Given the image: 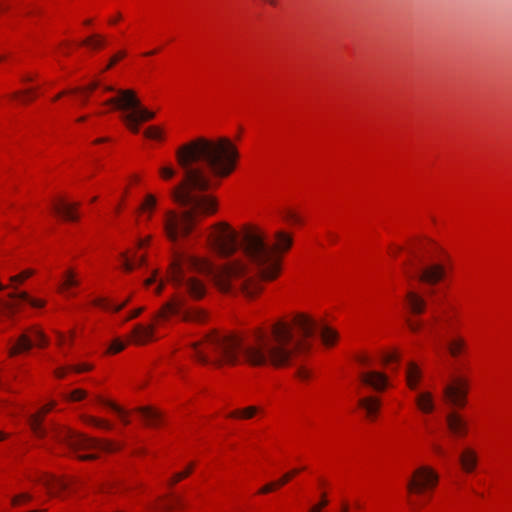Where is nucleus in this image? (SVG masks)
Instances as JSON below:
<instances>
[{
	"instance_id": "nucleus-1",
	"label": "nucleus",
	"mask_w": 512,
	"mask_h": 512,
	"mask_svg": "<svg viewBox=\"0 0 512 512\" xmlns=\"http://www.w3.org/2000/svg\"><path fill=\"white\" fill-rule=\"evenodd\" d=\"M274 239L275 243L271 246L261 230H245L241 244L245 261L234 260L221 267L214 266L204 258L178 254L170 265L169 280L192 299L200 300L206 294V286L191 275L192 271H196L209 276L224 293L240 292L252 298L262 290L258 276L263 281H272L278 277L281 268L276 252H286L293 242L292 236L284 231L275 232Z\"/></svg>"
},
{
	"instance_id": "nucleus-2",
	"label": "nucleus",
	"mask_w": 512,
	"mask_h": 512,
	"mask_svg": "<svg viewBox=\"0 0 512 512\" xmlns=\"http://www.w3.org/2000/svg\"><path fill=\"white\" fill-rule=\"evenodd\" d=\"M175 154L183 179L171 194L185 210L166 213L163 227L171 242L185 238L201 217L216 212L215 199L203 194L210 187L209 174L227 177L234 171L239 158L236 145L226 137H198L181 145Z\"/></svg>"
},
{
	"instance_id": "nucleus-3",
	"label": "nucleus",
	"mask_w": 512,
	"mask_h": 512,
	"mask_svg": "<svg viewBox=\"0 0 512 512\" xmlns=\"http://www.w3.org/2000/svg\"><path fill=\"white\" fill-rule=\"evenodd\" d=\"M293 325L302 338H295L290 324L278 322L270 332L258 331L245 339L211 332L203 340L191 343L190 347L194 358L205 365L220 367L242 360L253 366H285L295 354L309 349L308 339L314 335L317 326L313 319L303 314L294 317Z\"/></svg>"
},
{
	"instance_id": "nucleus-4",
	"label": "nucleus",
	"mask_w": 512,
	"mask_h": 512,
	"mask_svg": "<svg viewBox=\"0 0 512 512\" xmlns=\"http://www.w3.org/2000/svg\"><path fill=\"white\" fill-rule=\"evenodd\" d=\"M103 91L116 93V96L107 99L103 104L121 111V120L132 133L139 132L141 123L155 118V113L142 105L134 90L105 85Z\"/></svg>"
},
{
	"instance_id": "nucleus-5",
	"label": "nucleus",
	"mask_w": 512,
	"mask_h": 512,
	"mask_svg": "<svg viewBox=\"0 0 512 512\" xmlns=\"http://www.w3.org/2000/svg\"><path fill=\"white\" fill-rule=\"evenodd\" d=\"M53 437L58 443L66 445L74 453L89 449L111 453L119 449V446L114 442L87 437L68 428L55 427Z\"/></svg>"
},
{
	"instance_id": "nucleus-6",
	"label": "nucleus",
	"mask_w": 512,
	"mask_h": 512,
	"mask_svg": "<svg viewBox=\"0 0 512 512\" xmlns=\"http://www.w3.org/2000/svg\"><path fill=\"white\" fill-rule=\"evenodd\" d=\"M207 244L221 257L234 254L240 246L236 231L224 222L211 227V231L207 235Z\"/></svg>"
},
{
	"instance_id": "nucleus-7",
	"label": "nucleus",
	"mask_w": 512,
	"mask_h": 512,
	"mask_svg": "<svg viewBox=\"0 0 512 512\" xmlns=\"http://www.w3.org/2000/svg\"><path fill=\"white\" fill-rule=\"evenodd\" d=\"M171 314L180 316L183 321L196 323L204 322L207 317L205 311L195 307H187L185 300L181 298L174 299L164 304L157 313L156 318L166 319Z\"/></svg>"
},
{
	"instance_id": "nucleus-8",
	"label": "nucleus",
	"mask_w": 512,
	"mask_h": 512,
	"mask_svg": "<svg viewBox=\"0 0 512 512\" xmlns=\"http://www.w3.org/2000/svg\"><path fill=\"white\" fill-rule=\"evenodd\" d=\"M438 474L428 466L417 468L407 483V489L410 493L422 494L426 490L433 489L438 484Z\"/></svg>"
},
{
	"instance_id": "nucleus-9",
	"label": "nucleus",
	"mask_w": 512,
	"mask_h": 512,
	"mask_svg": "<svg viewBox=\"0 0 512 512\" xmlns=\"http://www.w3.org/2000/svg\"><path fill=\"white\" fill-rule=\"evenodd\" d=\"M467 381L464 379H454L443 389L445 399L453 406L464 407L467 396Z\"/></svg>"
},
{
	"instance_id": "nucleus-10",
	"label": "nucleus",
	"mask_w": 512,
	"mask_h": 512,
	"mask_svg": "<svg viewBox=\"0 0 512 512\" xmlns=\"http://www.w3.org/2000/svg\"><path fill=\"white\" fill-rule=\"evenodd\" d=\"M54 405V403H50L29 416V425L35 436L43 438L47 435V430L42 426V420L44 415L48 413Z\"/></svg>"
},
{
	"instance_id": "nucleus-11",
	"label": "nucleus",
	"mask_w": 512,
	"mask_h": 512,
	"mask_svg": "<svg viewBox=\"0 0 512 512\" xmlns=\"http://www.w3.org/2000/svg\"><path fill=\"white\" fill-rule=\"evenodd\" d=\"M445 275L444 267L440 264H433L421 269L418 278L427 284H435Z\"/></svg>"
},
{
	"instance_id": "nucleus-12",
	"label": "nucleus",
	"mask_w": 512,
	"mask_h": 512,
	"mask_svg": "<svg viewBox=\"0 0 512 512\" xmlns=\"http://www.w3.org/2000/svg\"><path fill=\"white\" fill-rule=\"evenodd\" d=\"M361 381L377 391H382L387 386V378L377 371L365 372L360 375Z\"/></svg>"
},
{
	"instance_id": "nucleus-13",
	"label": "nucleus",
	"mask_w": 512,
	"mask_h": 512,
	"mask_svg": "<svg viewBox=\"0 0 512 512\" xmlns=\"http://www.w3.org/2000/svg\"><path fill=\"white\" fill-rule=\"evenodd\" d=\"M78 203H67L63 200H59L57 202H54L52 204L53 211L62 216L65 220L68 221H77L78 216L75 212L76 208L78 207Z\"/></svg>"
},
{
	"instance_id": "nucleus-14",
	"label": "nucleus",
	"mask_w": 512,
	"mask_h": 512,
	"mask_svg": "<svg viewBox=\"0 0 512 512\" xmlns=\"http://www.w3.org/2000/svg\"><path fill=\"white\" fill-rule=\"evenodd\" d=\"M446 422L449 430L455 436H464L467 433L466 421L456 412H451L446 416Z\"/></svg>"
},
{
	"instance_id": "nucleus-15",
	"label": "nucleus",
	"mask_w": 512,
	"mask_h": 512,
	"mask_svg": "<svg viewBox=\"0 0 512 512\" xmlns=\"http://www.w3.org/2000/svg\"><path fill=\"white\" fill-rule=\"evenodd\" d=\"M38 482L42 484L51 495H56L58 492L67 488V482L62 479H58L51 475H42Z\"/></svg>"
},
{
	"instance_id": "nucleus-16",
	"label": "nucleus",
	"mask_w": 512,
	"mask_h": 512,
	"mask_svg": "<svg viewBox=\"0 0 512 512\" xmlns=\"http://www.w3.org/2000/svg\"><path fill=\"white\" fill-rule=\"evenodd\" d=\"M358 405L365 410L367 417L373 420L379 412L381 401L377 397L369 396L361 398Z\"/></svg>"
},
{
	"instance_id": "nucleus-17",
	"label": "nucleus",
	"mask_w": 512,
	"mask_h": 512,
	"mask_svg": "<svg viewBox=\"0 0 512 512\" xmlns=\"http://www.w3.org/2000/svg\"><path fill=\"white\" fill-rule=\"evenodd\" d=\"M33 347V341L27 334H21L17 341L8 350L9 356L14 357L22 352L29 351Z\"/></svg>"
},
{
	"instance_id": "nucleus-18",
	"label": "nucleus",
	"mask_w": 512,
	"mask_h": 512,
	"mask_svg": "<svg viewBox=\"0 0 512 512\" xmlns=\"http://www.w3.org/2000/svg\"><path fill=\"white\" fill-rule=\"evenodd\" d=\"M406 300L409 308L414 314H422L426 308V301L423 297L413 291H409L406 294Z\"/></svg>"
},
{
	"instance_id": "nucleus-19",
	"label": "nucleus",
	"mask_w": 512,
	"mask_h": 512,
	"mask_svg": "<svg viewBox=\"0 0 512 512\" xmlns=\"http://www.w3.org/2000/svg\"><path fill=\"white\" fill-rule=\"evenodd\" d=\"M154 327L152 325L150 326H143V325H136L132 331V335L134 338V341L137 344H144L147 341L152 339L153 336Z\"/></svg>"
},
{
	"instance_id": "nucleus-20",
	"label": "nucleus",
	"mask_w": 512,
	"mask_h": 512,
	"mask_svg": "<svg viewBox=\"0 0 512 512\" xmlns=\"http://www.w3.org/2000/svg\"><path fill=\"white\" fill-rule=\"evenodd\" d=\"M99 86H100L99 82L98 81H94V82L90 83L88 86L83 87V88H75V89H72V90L63 91L62 93L58 94L54 98V100H57L60 97H62L63 95H66V94H80L81 102H82V104H85L87 102V100H88L89 93L94 91Z\"/></svg>"
},
{
	"instance_id": "nucleus-21",
	"label": "nucleus",
	"mask_w": 512,
	"mask_h": 512,
	"mask_svg": "<svg viewBox=\"0 0 512 512\" xmlns=\"http://www.w3.org/2000/svg\"><path fill=\"white\" fill-rule=\"evenodd\" d=\"M460 463L466 472H472L477 465V455L472 449H465L460 455Z\"/></svg>"
},
{
	"instance_id": "nucleus-22",
	"label": "nucleus",
	"mask_w": 512,
	"mask_h": 512,
	"mask_svg": "<svg viewBox=\"0 0 512 512\" xmlns=\"http://www.w3.org/2000/svg\"><path fill=\"white\" fill-rule=\"evenodd\" d=\"M146 421L147 425L156 427L161 423V415L151 407H140L137 410Z\"/></svg>"
},
{
	"instance_id": "nucleus-23",
	"label": "nucleus",
	"mask_w": 512,
	"mask_h": 512,
	"mask_svg": "<svg viewBox=\"0 0 512 512\" xmlns=\"http://www.w3.org/2000/svg\"><path fill=\"white\" fill-rule=\"evenodd\" d=\"M420 378L421 371L419 367L415 363L410 362L406 370V381L409 388L415 390L417 388Z\"/></svg>"
},
{
	"instance_id": "nucleus-24",
	"label": "nucleus",
	"mask_w": 512,
	"mask_h": 512,
	"mask_svg": "<svg viewBox=\"0 0 512 512\" xmlns=\"http://www.w3.org/2000/svg\"><path fill=\"white\" fill-rule=\"evenodd\" d=\"M418 408L424 413H431L434 410L433 395L430 392H422L416 397Z\"/></svg>"
},
{
	"instance_id": "nucleus-25",
	"label": "nucleus",
	"mask_w": 512,
	"mask_h": 512,
	"mask_svg": "<svg viewBox=\"0 0 512 512\" xmlns=\"http://www.w3.org/2000/svg\"><path fill=\"white\" fill-rule=\"evenodd\" d=\"M128 302H129V298L127 300H125L122 304L116 305V304L111 303L106 298L98 297L93 300V305L100 307L107 311L118 312L121 309H123L127 305Z\"/></svg>"
},
{
	"instance_id": "nucleus-26",
	"label": "nucleus",
	"mask_w": 512,
	"mask_h": 512,
	"mask_svg": "<svg viewBox=\"0 0 512 512\" xmlns=\"http://www.w3.org/2000/svg\"><path fill=\"white\" fill-rule=\"evenodd\" d=\"M259 411L256 406H248L243 409H237L230 412L227 416L230 418L250 419L255 416Z\"/></svg>"
},
{
	"instance_id": "nucleus-27",
	"label": "nucleus",
	"mask_w": 512,
	"mask_h": 512,
	"mask_svg": "<svg viewBox=\"0 0 512 512\" xmlns=\"http://www.w3.org/2000/svg\"><path fill=\"white\" fill-rule=\"evenodd\" d=\"M447 346L451 356L457 357L465 349L466 342L463 338L457 337L451 339Z\"/></svg>"
},
{
	"instance_id": "nucleus-28",
	"label": "nucleus",
	"mask_w": 512,
	"mask_h": 512,
	"mask_svg": "<svg viewBox=\"0 0 512 512\" xmlns=\"http://www.w3.org/2000/svg\"><path fill=\"white\" fill-rule=\"evenodd\" d=\"M321 338L326 346H332L338 339V334L332 328L324 326L321 329Z\"/></svg>"
},
{
	"instance_id": "nucleus-29",
	"label": "nucleus",
	"mask_w": 512,
	"mask_h": 512,
	"mask_svg": "<svg viewBox=\"0 0 512 512\" xmlns=\"http://www.w3.org/2000/svg\"><path fill=\"white\" fill-rule=\"evenodd\" d=\"M11 299H20L23 301L29 302V304L33 307H43L44 301L32 299L29 297V295L26 292H20V293H10L8 295Z\"/></svg>"
},
{
	"instance_id": "nucleus-30",
	"label": "nucleus",
	"mask_w": 512,
	"mask_h": 512,
	"mask_svg": "<svg viewBox=\"0 0 512 512\" xmlns=\"http://www.w3.org/2000/svg\"><path fill=\"white\" fill-rule=\"evenodd\" d=\"M104 44L105 40L101 35H92L81 42V45L90 46L92 49H100Z\"/></svg>"
},
{
	"instance_id": "nucleus-31",
	"label": "nucleus",
	"mask_w": 512,
	"mask_h": 512,
	"mask_svg": "<svg viewBox=\"0 0 512 512\" xmlns=\"http://www.w3.org/2000/svg\"><path fill=\"white\" fill-rule=\"evenodd\" d=\"M98 401L101 404H103V405L111 408L112 410H114L120 416V418H121V420H122V422L124 424L127 425V424L130 423L129 419L126 417V412L123 409H121L119 406H117L116 404H114V403H112V402H110L108 400L100 398V397H99Z\"/></svg>"
},
{
	"instance_id": "nucleus-32",
	"label": "nucleus",
	"mask_w": 512,
	"mask_h": 512,
	"mask_svg": "<svg viewBox=\"0 0 512 512\" xmlns=\"http://www.w3.org/2000/svg\"><path fill=\"white\" fill-rule=\"evenodd\" d=\"M83 420L87 424L93 425L101 429L110 430L112 428L111 424L108 421L96 418L94 416H84Z\"/></svg>"
},
{
	"instance_id": "nucleus-33",
	"label": "nucleus",
	"mask_w": 512,
	"mask_h": 512,
	"mask_svg": "<svg viewBox=\"0 0 512 512\" xmlns=\"http://www.w3.org/2000/svg\"><path fill=\"white\" fill-rule=\"evenodd\" d=\"M180 505H181V499L174 498L170 502H167L161 506H155V507L151 508V510L149 512H158V510L163 511V512H168V511H172L175 507L180 506Z\"/></svg>"
},
{
	"instance_id": "nucleus-34",
	"label": "nucleus",
	"mask_w": 512,
	"mask_h": 512,
	"mask_svg": "<svg viewBox=\"0 0 512 512\" xmlns=\"http://www.w3.org/2000/svg\"><path fill=\"white\" fill-rule=\"evenodd\" d=\"M144 135L150 139L161 140L163 132L158 126H150L144 131Z\"/></svg>"
},
{
	"instance_id": "nucleus-35",
	"label": "nucleus",
	"mask_w": 512,
	"mask_h": 512,
	"mask_svg": "<svg viewBox=\"0 0 512 512\" xmlns=\"http://www.w3.org/2000/svg\"><path fill=\"white\" fill-rule=\"evenodd\" d=\"M161 177L165 180L173 178L176 174V170L171 166H164L159 169Z\"/></svg>"
},
{
	"instance_id": "nucleus-36",
	"label": "nucleus",
	"mask_w": 512,
	"mask_h": 512,
	"mask_svg": "<svg viewBox=\"0 0 512 512\" xmlns=\"http://www.w3.org/2000/svg\"><path fill=\"white\" fill-rule=\"evenodd\" d=\"M32 332H33V335H34V337H35V339L37 341V345L39 347H44V346L47 345L48 340H47L45 334L42 331H40L38 329H33Z\"/></svg>"
},
{
	"instance_id": "nucleus-37",
	"label": "nucleus",
	"mask_w": 512,
	"mask_h": 512,
	"mask_svg": "<svg viewBox=\"0 0 512 512\" xmlns=\"http://www.w3.org/2000/svg\"><path fill=\"white\" fill-rule=\"evenodd\" d=\"M33 274V271L32 270H25L23 271L22 273L18 274V275H15V276H12L10 278V281L12 283H21L23 282L25 279L29 278L31 275Z\"/></svg>"
},
{
	"instance_id": "nucleus-38",
	"label": "nucleus",
	"mask_w": 512,
	"mask_h": 512,
	"mask_svg": "<svg viewBox=\"0 0 512 512\" xmlns=\"http://www.w3.org/2000/svg\"><path fill=\"white\" fill-rule=\"evenodd\" d=\"M329 501L328 499L326 498V494L323 493L321 495V499H320V502L316 505H314L310 510L309 512H321V510L326 507L328 505Z\"/></svg>"
},
{
	"instance_id": "nucleus-39",
	"label": "nucleus",
	"mask_w": 512,
	"mask_h": 512,
	"mask_svg": "<svg viewBox=\"0 0 512 512\" xmlns=\"http://www.w3.org/2000/svg\"><path fill=\"white\" fill-rule=\"evenodd\" d=\"M155 205H156V198L153 195L149 194L146 196L145 201L141 205V209L142 210H146V209L152 210L155 207Z\"/></svg>"
},
{
	"instance_id": "nucleus-40",
	"label": "nucleus",
	"mask_w": 512,
	"mask_h": 512,
	"mask_svg": "<svg viewBox=\"0 0 512 512\" xmlns=\"http://www.w3.org/2000/svg\"><path fill=\"white\" fill-rule=\"evenodd\" d=\"M78 285V281L74 279V274L72 271H68L66 273V278L62 284V288H67V287H70V286H76Z\"/></svg>"
},
{
	"instance_id": "nucleus-41",
	"label": "nucleus",
	"mask_w": 512,
	"mask_h": 512,
	"mask_svg": "<svg viewBox=\"0 0 512 512\" xmlns=\"http://www.w3.org/2000/svg\"><path fill=\"white\" fill-rule=\"evenodd\" d=\"M192 468H193V465H190V466H189V467H188L184 472L176 473V474L173 476V478H172V480H171L170 484H171V485H174V484H175V483H177L178 481H180V480H182L183 478L187 477V476L191 473Z\"/></svg>"
},
{
	"instance_id": "nucleus-42",
	"label": "nucleus",
	"mask_w": 512,
	"mask_h": 512,
	"mask_svg": "<svg viewBox=\"0 0 512 512\" xmlns=\"http://www.w3.org/2000/svg\"><path fill=\"white\" fill-rule=\"evenodd\" d=\"M86 392L82 389H76L72 391L67 398L72 401H79L85 398Z\"/></svg>"
},
{
	"instance_id": "nucleus-43",
	"label": "nucleus",
	"mask_w": 512,
	"mask_h": 512,
	"mask_svg": "<svg viewBox=\"0 0 512 512\" xmlns=\"http://www.w3.org/2000/svg\"><path fill=\"white\" fill-rule=\"evenodd\" d=\"M125 343L119 339H116L112 342L109 351L113 353H117L122 351L125 348Z\"/></svg>"
},
{
	"instance_id": "nucleus-44",
	"label": "nucleus",
	"mask_w": 512,
	"mask_h": 512,
	"mask_svg": "<svg viewBox=\"0 0 512 512\" xmlns=\"http://www.w3.org/2000/svg\"><path fill=\"white\" fill-rule=\"evenodd\" d=\"M299 471V469H294L293 471L286 473L281 479L277 481L278 486H282L288 483L291 480V478L294 475H296Z\"/></svg>"
},
{
	"instance_id": "nucleus-45",
	"label": "nucleus",
	"mask_w": 512,
	"mask_h": 512,
	"mask_svg": "<svg viewBox=\"0 0 512 512\" xmlns=\"http://www.w3.org/2000/svg\"><path fill=\"white\" fill-rule=\"evenodd\" d=\"M29 500H31V495H29L28 493H22L20 495L15 496L12 499V504L17 506L20 505L22 502Z\"/></svg>"
},
{
	"instance_id": "nucleus-46",
	"label": "nucleus",
	"mask_w": 512,
	"mask_h": 512,
	"mask_svg": "<svg viewBox=\"0 0 512 512\" xmlns=\"http://www.w3.org/2000/svg\"><path fill=\"white\" fill-rule=\"evenodd\" d=\"M407 325H408L409 329L413 332H418L423 326L421 321L412 320V319L407 320Z\"/></svg>"
},
{
	"instance_id": "nucleus-47",
	"label": "nucleus",
	"mask_w": 512,
	"mask_h": 512,
	"mask_svg": "<svg viewBox=\"0 0 512 512\" xmlns=\"http://www.w3.org/2000/svg\"><path fill=\"white\" fill-rule=\"evenodd\" d=\"M383 361H384L386 364H392V363H394V362H398V361H399V355H398L396 352L387 353V354L383 357Z\"/></svg>"
},
{
	"instance_id": "nucleus-48",
	"label": "nucleus",
	"mask_w": 512,
	"mask_h": 512,
	"mask_svg": "<svg viewBox=\"0 0 512 512\" xmlns=\"http://www.w3.org/2000/svg\"><path fill=\"white\" fill-rule=\"evenodd\" d=\"M124 55H125L124 52L117 53L115 56H113L110 59V62L108 63V65L106 66V68L104 70L110 69L113 65H115L117 63V61L122 59L124 57Z\"/></svg>"
},
{
	"instance_id": "nucleus-49",
	"label": "nucleus",
	"mask_w": 512,
	"mask_h": 512,
	"mask_svg": "<svg viewBox=\"0 0 512 512\" xmlns=\"http://www.w3.org/2000/svg\"><path fill=\"white\" fill-rule=\"evenodd\" d=\"M276 487H278L277 482H275V483H269V484H267V485L263 486V487L259 490V493H261V494L269 493V492L273 491Z\"/></svg>"
},
{
	"instance_id": "nucleus-50",
	"label": "nucleus",
	"mask_w": 512,
	"mask_h": 512,
	"mask_svg": "<svg viewBox=\"0 0 512 512\" xmlns=\"http://www.w3.org/2000/svg\"><path fill=\"white\" fill-rule=\"evenodd\" d=\"M143 311H144L143 307L135 309L134 311H132L130 313V315H128L126 318H124L123 322L129 321L131 319H134V318L138 317Z\"/></svg>"
},
{
	"instance_id": "nucleus-51",
	"label": "nucleus",
	"mask_w": 512,
	"mask_h": 512,
	"mask_svg": "<svg viewBox=\"0 0 512 512\" xmlns=\"http://www.w3.org/2000/svg\"><path fill=\"white\" fill-rule=\"evenodd\" d=\"M134 267L135 264L125 257L123 262V268L125 269V271L131 272L134 269Z\"/></svg>"
},
{
	"instance_id": "nucleus-52",
	"label": "nucleus",
	"mask_w": 512,
	"mask_h": 512,
	"mask_svg": "<svg viewBox=\"0 0 512 512\" xmlns=\"http://www.w3.org/2000/svg\"><path fill=\"white\" fill-rule=\"evenodd\" d=\"M286 219H288L294 223H300V218L292 211L287 212Z\"/></svg>"
},
{
	"instance_id": "nucleus-53",
	"label": "nucleus",
	"mask_w": 512,
	"mask_h": 512,
	"mask_svg": "<svg viewBox=\"0 0 512 512\" xmlns=\"http://www.w3.org/2000/svg\"><path fill=\"white\" fill-rule=\"evenodd\" d=\"M297 375L301 379H307L309 377V372L304 368H299L297 371Z\"/></svg>"
},
{
	"instance_id": "nucleus-54",
	"label": "nucleus",
	"mask_w": 512,
	"mask_h": 512,
	"mask_svg": "<svg viewBox=\"0 0 512 512\" xmlns=\"http://www.w3.org/2000/svg\"><path fill=\"white\" fill-rule=\"evenodd\" d=\"M77 457L80 460H92V459H95L97 456H96V454L91 453V454L77 455Z\"/></svg>"
},
{
	"instance_id": "nucleus-55",
	"label": "nucleus",
	"mask_w": 512,
	"mask_h": 512,
	"mask_svg": "<svg viewBox=\"0 0 512 512\" xmlns=\"http://www.w3.org/2000/svg\"><path fill=\"white\" fill-rule=\"evenodd\" d=\"M91 367L89 365H78L74 367V370L78 373L88 371Z\"/></svg>"
},
{
	"instance_id": "nucleus-56",
	"label": "nucleus",
	"mask_w": 512,
	"mask_h": 512,
	"mask_svg": "<svg viewBox=\"0 0 512 512\" xmlns=\"http://www.w3.org/2000/svg\"><path fill=\"white\" fill-rule=\"evenodd\" d=\"M31 93H32V90H31V89H27V90H25V91H23V92H15V93H13V94H12V97H13V98H16V97H18L20 94L28 95V94H31Z\"/></svg>"
},
{
	"instance_id": "nucleus-57",
	"label": "nucleus",
	"mask_w": 512,
	"mask_h": 512,
	"mask_svg": "<svg viewBox=\"0 0 512 512\" xmlns=\"http://www.w3.org/2000/svg\"><path fill=\"white\" fill-rule=\"evenodd\" d=\"M55 375L59 378H63L65 376V370L63 368H59L55 371Z\"/></svg>"
},
{
	"instance_id": "nucleus-58",
	"label": "nucleus",
	"mask_w": 512,
	"mask_h": 512,
	"mask_svg": "<svg viewBox=\"0 0 512 512\" xmlns=\"http://www.w3.org/2000/svg\"><path fill=\"white\" fill-rule=\"evenodd\" d=\"M58 342L61 345L66 342V337L63 334H61V333H58Z\"/></svg>"
},
{
	"instance_id": "nucleus-59",
	"label": "nucleus",
	"mask_w": 512,
	"mask_h": 512,
	"mask_svg": "<svg viewBox=\"0 0 512 512\" xmlns=\"http://www.w3.org/2000/svg\"><path fill=\"white\" fill-rule=\"evenodd\" d=\"M358 361L361 363V364H367L368 363V358L365 357V356H361L358 358Z\"/></svg>"
},
{
	"instance_id": "nucleus-60",
	"label": "nucleus",
	"mask_w": 512,
	"mask_h": 512,
	"mask_svg": "<svg viewBox=\"0 0 512 512\" xmlns=\"http://www.w3.org/2000/svg\"><path fill=\"white\" fill-rule=\"evenodd\" d=\"M341 512H349V506L347 503H343L341 507Z\"/></svg>"
},
{
	"instance_id": "nucleus-61",
	"label": "nucleus",
	"mask_w": 512,
	"mask_h": 512,
	"mask_svg": "<svg viewBox=\"0 0 512 512\" xmlns=\"http://www.w3.org/2000/svg\"><path fill=\"white\" fill-rule=\"evenodd\" d=\"M154 281H155V279H154V278H149V279H147V280H146L145 284H146V285H150V284H152Z\"/></svg>"
},
{
	"instance_id": "nucleus-62",
	"label": "nucleus",
	"mask_w": 512,
	"mask_h": 512,
	"mask_svg": "<svg viewBox=\"0 0 512 512\" xmlns=\"http://www.w3.org/2000/svg\"><path fill=\"white\" fill-rule=\"evenodd\" d=\"M144 263V258L143 256L139 257V259L137 260V265H142Z\"/></svg>"
},
{
	"instance_id": "nucleus-63",
	"label": "nucleus",
	"mask_w": 512,
	"mask_h": 512,
	"mask_svg": "<svg viewBox=\"0 0 512 512\" xmlns=\"http://www.w3.org/2000/svg\"><path fill=\"white\" fill-rule=\"evenodd\" d=\"M3 305L8 308V309H12L13 308V304L12 303H3Z\"/></svg>"
},
{
	"instance_id": "nucleus-64",
	"label": "nucleus",
	"mask_w": 512,
	"mask_h": 512,
	"mask_svg": "<svg viewBox=\"0 0 512 512\" xmlns=\"http://www.w3.org/2000/svg\"><path fill=\"white\" fill-rule=\"evenodd\" d=\"M148 240H149V239L141 240V241L139 242V246H140V247L144 246L146 243H148Z\"/></svg>"
}]
</instances>
